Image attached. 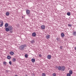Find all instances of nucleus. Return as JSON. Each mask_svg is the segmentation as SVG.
<instances>
[{"label": "nucleus", "instance_id": "nucleus-1", "mask_svg": "<svg viewBox=\"0 0 76 76\" xmlns=\"http://www.w3.org/2000/svg\"><path fill=\"white\" fill-rule=\"evenodd\" d=\"M26 47V45H21V46L19 47V49L20 50H23L25 49V48Z\"/></svg>", "mask_w": 76, "mask_h": 76}, {"label": "nucleus", "instance_id": "nucleus-2", "mask_svg": "<svg viewBox=\"0 0 76 76\" xmlns=\"http://www.w3.org/2000/svg\"><path fill=\"white\" fill-rule=\"evenodd\" d=\"M58 70L59 71H60V70H61V71H64L65 70V67L64 66H59Z\"/></svg>", "mask_w": 76, "mask_h": 76}, {"label": "nucleus", "instance_id": "nucleus-3", "mask_svg": "<svg viewBox=\"0 0 76 76\" xmlns=\"http://www.w3.org/2000/svg\"><path fill=\"white\" fill-rule=\"evenodd\" d=\"M8 28H9V30H10V31L11 33H12V31H11L12 30V29H13V27L11 26H8Z\"/></svg>", "mask_w": 76, "mask_h": 76}, {"label": "nucleus", "instance_id": "nucleus-4", "mask_svg": "<svg viewBox=\"0 0 76 76\" xmlns=\"http://www.w3.org/2000/svg\"><path fill=\"white\" fill-rule=\"evenodd\" d=\"M26 13L27 14V15H29V14H30V10H26Z\"/></svg>", "mask_w": 76, "mask_h": 76}, {"label": "nucleus", "instance_id": "nucleus-5", "mask_svg": "<svg viewBox=\"0 0 76 76\" xmlns=\"http://www.w3.org/2000/svg\"><path fill=\"white\" fill-rule=\"evenodd\" d=\"M41 28L42 29H44L45 28V26L43 25L41 26Z\"/></svg>", "mask_w": 76, "mask_h": 76}, {"label": "nucleus", "instance_id": "nucleus-6", "mask_svg": "<svg viewBox=\"0 0 76 76\" xmlns=\"http://www.w3.org/2000/svg\"><path fill=\"white\" fill-rule=\"evenodd\" d=\"M47 58L48 59H51V56L50 55H48L47 56Z\"/></svg>", "mask_w": 76, "mask_h": 76}, {"label": "nucleus", "instance_id": "nucleus-7", "mask_svg": "<svg viewBox=\"0 0 76 76\" xmlns=\"http://www.w3.org/2000/svg\"><path fill=\"white\" fill-rule=\"evenodd\" d=\"M32 37H36V33L35 32H34L32 34Z\"/></svg>", "mask_w": 76, "mask_h": 76}, {"label": "nucleus", "instance_id": "nucleus-8", "mask_svg": "<svg viewBox=\"0 0 76 76\" xmlns=\"http://www.w3.org/2000/svg\"><path fill=\"white\" fill-rule=\"evenodd\" d=\"M9 26V24L7 23H6L5 24L4 26L6 28H7V27H8Z\"/></svg>", "mask_w": 76, "mask_h": 76}, {"label": "nucleus", "instance_id": "nucleus-9", "mask_svg": "<svg viewBox=\"0 0 76 76\" xmlns=\"http://www.w3.org/2000/svg\"><path fill=\"white\" fill-rule=\"evenodd\" d=\"M69 74L71 75H72L73 74V71L72 70H70L69 72Z\"/></svg>", "mask_w": 76, "mask_h": 76}, {"label": "nucleus", "instance_id": "nucleus-10", "mask_svg": "<svg viewBox=\"0 0 76 76\" xmlns=\"http://www.w3.org/2000/svg\"><path fill=\"white\" fill-rule=\"evenodd\" d=\"M10 55H12V56L14 54V52H13L11 51L10 52Z\"/></svg>", "mask_w": 76, "mask_h": 76}, {"label": "nucleus", "instance_id": "nucleus-11", "mask_svg": "<svg viewBox=\"0 0 76 76\" xmlns=\"http://www.w3.org/2000/svg\"><path fill=\"white\" fill-rule=\"evenodd\" d=\"M31 61L32 62V63H34L35 61V59L34 58H32L31 59Z\"/></svg>", "mask_w": 76, "mask_h": 76}, {"label": "nucleus", "instance_id": "nucleus-12", "mask_svg": "<svg viewBox=\"0 0 76 76\" xmlns=\"http://www.w3.org/2000/svg\"><path fill=\"white\" fill-rule=\"evenodd\" d=\"M7 59H8V60H10V59L11 58V56H7Z\"/></svg>", "mask_w": 76, "mask_h": 76}, {"label": "nucleus", "instance_id": "nucleus-13", "mask_svg": "<svg viewBox=\"0 0 76 76\" xmlns=\"http://www.w3.org/2000/svg\"><path fill=\"white\" fill-rule=\"evenodd\" d=\"M6 31L7 32H8V31H10L9 29L8 28H7L5 29Z\"/></svg>", "mask_w": 76, "mask_h": 76}, {"label": "nucleus", "instance_id": "nucleus-14", "mask_svg": "<svg viewBox=\"0 0 76 76\" xmlns=\"http://www.w3.org/2000/svg\"><path fill=\"white\" fill-rule=\"evenodd\" d=\"M61 37H64V34L63 33H62L61 34Z\"/></svg>", "mask_w": 76, "mask_h": 76}, {"label": "nucleus", "instance_id": "nucleus-15", "mask_svg": "<svg viewBox=\"0 0 76 76\" xmlns=\"http://www.w3.org/2000/svg\"><path fill=\"white\" fill-rule=\"evenodd\" d=\"M6 16H9V15H10V13L8 12H7L6 13Z\"/></svg>", "mask_w": 76, "mask_h": 76}, {"label": "nucleus", "instance_id": "nucleus-16", "mask_svg": "<svg viewBox=\"0 0 76 76\" xmlns=\"http://www.w3.org/2000/svg\"><path fill=\"white\" fill-rule=\"evenodd\" d=\"M73 34L74 36H76V31H75L73 33Z\"/></svg>", "mask_w": 76, "mask_h": 76}, {"label": "nucleus", "instance_id": "nucleus-17", "mask_svg": "<svg viewBox=\"0 0 76 76\" xmlns=\"http://www.w3.org/2000/svg\"><path fill=\"white\" fill-rule=\"evenodd\" d=\"M47 39H49L50 38V35H48L46 36Z\"/></svg>", "mask_w": 76, "mask_h": 76}, {"label": "nucleus", "instance_id": "nucleus-18", "mask_svg": "<svg viewBox=\"0 0 76 76\" xmlns=\"http://www.w3.org/2000/svg\"><path fill=\"white\" fill-rule=\"evenodd\" d=\"M31 43L32 44H34V42H35V41L34 40H32L31 41Z\"/></svg>", "mask_w": 76, "mask_h": 76}, {"label": "nucleus", "instance_id": "nucleus-19", "mask_svg": "<svg viewBox=\"0 0 76 76\" xmlns=\"http://www.w3.org/2000/svg\"><path fill=\"white\" fill-rule=\"evenodd\" d=\"M67 15H68V16H70V12H67Z\"/></svg>", "mask_w": 76, "mask_h": 76}, {"label": "nucleus", "instance_id": "nucleus-20", "mask_svg": "<svg viewBox=\"0 0 76 76\" xmlns=\"http://www.w3.org/2000/svg\"><path fill=\"white\" fill-rule=\"evenodd\" d=\"M67 76H71V74H70L69 73H67L66 74Z\"/></svg>", "mask_w": 76, "mask_h": 76}, {"label": "nucleus", "instance_id": "nucleus-21", "mask_svg": "<svg viewBox=\"0 0 76 76\" xmlns=\"http://www.w3.org/2000/svg\"><path fill=\"white\" fill-rule=\"evenodd\" d=\"M42 76H46L45 74V73H42Z\"/></svg>", "mask_w": 76, "mask_h": 76}, {"label": "nucleus", "instance_id": "nucleus-22", "mask_svg": "<svg viewBox=\"0 0 76 76\" xmlns=\"http://www.w3.org/2000/svg\"><path fill=\"white\" fill-rule=\"evenodd\" d=\"M12 60H13V61H14V62L16 61V58H13L12 59Z\"/></svg>", "mask_w": 76, "mask_h": 76}, {"label": "nucleus", "instance_id": "nucleus-23", "mask_svg": "<svg viewBox=\"0 0 76 76\" xmlns=\"http://www.w3.org/2000/svg\"><path fill=\"white\" fill-rule=\"evenodd\" d=\"M28 55L27 54H25V57H26V58H28Z\"/></svg>", "mask_w": 76, "mask_h": 76}, {"label": "nucleus", "instance_id": "nucleus-24", "mask_svg": "<svg viewBox=\"0 0 76 76\" xmlns=\"http://www.w3.org/2000/svg\"><path fill=\"white\" fill-rule=\"evenodd\" d=\"M53 76H56V74L55 73H53Z\"/></svg>", "mask_w": 76, "mask_h": 76}, {"label": "nucleus", "instance_id": "nucleus-25", "mask_svg": "<svg viewBox=\"0 0 76 76\" xmlns=\"http://www.w3.org/2000/svg\"><path fill=\"white\" fill-rule=\"evenodd\" d=\"M61 50H62L63 48V46H60V47H59Z\"/></svg>", "mask_w": 76, "mask_h": 76}, {"label": "nucleus", "instance_id": "nucleus-26", "mask_svg": "<svg viewBox=\"0 0 76 76\" xmlns=\"http://www.w3.org/2000/svg\"><path fill=\"white\" fill-rule=\"evenodd\" d=\"M9 63L10 64V65H12V61H10L9 62Z\"/></svg>", "mask_w": 76, "mask_h": 76}, {"label": "nucleus", "instance_id": "nucleus-27", "mask_svg": "<svg viewBox=\"0 0 76 76\" xmlns=\"http://www.w3.org/2000/svg\"><path fill=\"white\" fill-rule=\"evenodd\" d=\"M68 26H69L70 27H71V26H72V25L70 24H69L68 25Z\"/></svg>", "mask_w": 76, "mask_h": 76}, {"label": "nucleus", "instance_id": "nucleus-28", "mask_svg": "<svg viewBox=\"0 0 76 76\" xmlns=\"http://www.w3.org/2000/svg\"><path fill=\"white\" fill-rule=\"evenodd\" d=\"M3 23L0 24V27H2V26H3Z\"/></svg>", "mask_w": 76, "mask_h": 76}, {"label": "nucleus", "instance_id": "nucleus-29", "mask_svg": "<svg viewBox=\"0 0 76 76\" xmlns=\"http://www.w3.org/2000/svg\"><path fill=\"white\" fill-rule=\"evenodd\" d=\"M3 64H6V62L5 61H4L3 62Z\"/></svg>", "mask_w": 76, "mask_h": 76}, {"label": "nucleus", "instance_id": "nucleus-30", "mask_svg": "<svg viewBox=\"0 0 76 76\" xmlns=\"http://www.w3.org/2000/svg\"><path fill=\"white\" fill-rule=\"evenodd\" d=\"M39 56L40 57H42V55L41 54H39Z\"/></svg>", "mask_w": 76, "mask_h": 76}, {"label": "nucleus", "instance_id": "nucleus-31", "mask_svg": "<svg viewBox=\"0 0 76 76\" xmlns=\"http://www.w3.org/2000/svg\"><path fill=\"white\" fill-rule=\"evenodd\" d=\"M1 24H2H2L3 25V21H2V22H1Z\"/></svg>", "mask_w": 76, "mask_h": 76}, {"label": "nucleus", "instance_id": "nucleus-32", "mask_svg": "<svg viewBox=\"0 0 76 76\" xmlns=\"http://www.w3.org/2000/svg\"><path fill=\"white\" fill-rule=\"evenodd\" d=\"M56 69H58V67H57V66H56Z\"/></svg>", "mask_w": 76, "mask_h": 76}, {"label": "nucleus", "instance_id": "nucleus-33", "mask_svg": "<svg viewBox=\"0 0 76 76\" xmlns=\"http://www.w3.org/2000/svg\"><path fill=\"white\" fill-rule=\"evenodd\" d=\"M56 39H57V40H58V38H57Z\"/></svg>", "mask_w": 76, "mask_h": 76}, {"label": "nucleus", "instance_id": "nucleus-34", "mask_svg": "<svg viewBox=\"0 0 76 76\" xmlns=\"http://www.w3.org/2000/svg\"><path fill=\"white\" fill-rule=\"evenodd\" d=\"M9 72V71L8 70H7V72Z\"/></svg>", "mask_w": 76, "mask_h": 76}, {"label": "nucleus", "instance_id": "nucleus-35", "mask_svg": "<svg viewBox=\"0 0 76 76\" xmlns=\"http://www.w3.org/2000/svg\"><path fill=\"white\" fill-rule=\"evenodd\" d=\"M28 76V75H26V76Z\"/></svg>", "mask_w": 76, "mask_h": 76}, {"label": "nucleus", "instance_id": "nucleus-36", "mask_svg": "<svg viewBox=\"0 0 76 76\" xmlns=\"http://www.w3.org/2000/svg\"><path fill=\"white\" fill-rule=\"evenodd\" d=\"M15 76H18L17 75H15Z\"/></svg>", "mask_w": 76, "mask_h": 76}]
</instances>
